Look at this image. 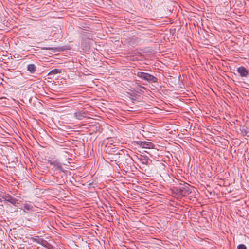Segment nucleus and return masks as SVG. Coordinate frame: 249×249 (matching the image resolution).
I'll return each instance as SVG.
<instances>
[{
  "mask_svg": "<svg viewBox=\"0 0 249 249\" xmlns=\"http://www.w3.org/2000/svg\"><path fill=\"white\" fill-rule=\"evenodd\" d=\"M137 76L140 78L148 82L157 83L158 79L149 73H145L144 72L139 71L136 74Z\"/></svg>",
  "mask_w": 249,
  "mask_h": 249,
  "instance_id": "1",
  "label": "nucleus"
},
{
  "mask_svg": "<svg viewBox=\"0 0 249 249\" xmlns=\"http://www.w3.org/2000/svg\"><path fill=\"white\" fill-rule=\"evenodd\" d=\"M178 188L180 194L183 196H187L192 192L190 185L187 183L181 184Z\"/></svg>",
  "mask_w": 249,
  "mask_h": 249,
  "instance_id": "2",
  "label": "nucleus"
},
{
  "mask_svg": "<svg viewBox=\"0 0 249 249\" xmlns=\"http://www.w3.org/2000/svg\"><path fill=\"white\" fill-rule=\"evenodd\" d=\"M136 143L140 146L142 147L143 148H154L155 147V145L149 142H142V141H137Z\"/></svg>",
  "mask_w": 249,
  "mask_h": 249,
  "instance_id": "3",
  "label": "nucleus"
},
{
  "mask_svg": "<svg viewBox=\"0 0 249 249\" xmlns=\"http://www.w3.org/2000/svg\"><path fill=\"white\" fill-rule=\"evenodd\" d=\"M2 198L4 199L5 201L10 202L13 205H15L17 203H18V200L16 198L11 196L9 195H5L2 196Z\"/></svg>",
  "mask_w": 249,
  "mask_h": 249,
  "instance_id": "4",
  "label": "nucleus"
},
{
  "mask_svg": "<svg viewBox=\"0 0 249 249\" xmlns=\"http://www.w3.org/2000/svg\"><path fill=\"white\" fill-rule=\"evenodd\" d=\"M237 71L241 77H246L249 74L248 71L243 66L239 67L237 70Z\"/></svg>",
  "mask_w": 249,
  "mask_h": 249,
  "instance_id": "5",
  "label": "nucleus"
},
{
  "mask_svg": "<svg viewBox=\"0 0 249 249\" xmlns=\"http://www.w3.org/2000/svg\"><path fill=\"white\" fill-rule=\"evenodd\" d=\"M24 211L25 212H28V211H34V206L33 205L31 204L30 202H26L24 204Z\"/></svg>",
  "mask_w": 249,
  "mask_h": 249,
  "instance_id": "6",
  "label": "nucleus"
},
{
  "mask_svg": "<svg viewBox=\"0 0 249 249\" xmlns=\"http://www.w3.org/2000/svg\"><path fill=\"white\" fill-rule=\"evenodd\" d=\"M75 117L78 120H82L85 117V113L83 111H78L74 113Z\"/></svg>",
  "mask_w": 249,
  "mask_h": 249,
  "instance_id": "7",
  "label": "nucleus"
},
{
  "mask_svg": "<svg viewBox=\"0 0 249 249\" xmlns=\"http://www.w3.org/2000/svg\"><path fill=\"white\" fill-rule=\"evenodd\" d=\"M36 66L34 64H30L27 66V70L31 73H34L36 71Z\"/></svg>",
  "mask_w": 249,
  "mask_h": 249,
  "instance_id": "8",
  "label": "nucleus"
},
{
  "mask_svg": "<svg viewBox=\"0 0 249 249\" xmlns=\"http://www.w3.org/2000/svg\"><path fill=\"white\" fill-rule=\"evenodd\" d=\"M61 72V70L55 69L54 70H52L48 74L50 75H53L58 73H60Z\"/></svg>",
  "mask_w": 249,
  "mask_h": 249,
  "instance_id": "9",
  "label": "nucleus"
},
{
  "mask_svg": "<svg viewBox=\"0 0 249 249\" xmlns=\"http://www.w3.org/2000/svg\"><path fill=\"white\" fill-rule=\"evenodd\" d=\"M42 49L47 50H53L54 52L58 51V48L57 47H44Z\"/></svg>",
  "mask_w": 249,
  "mask_h": 249,
  "instance_id": "10",
  "label": "nucleus"
},
{
  "mask_svg": "<svg viewBox=\"0 0 249 249\" xmlns=\"http://www.w3.org/2000/svg\"><path fill=\"white\" fill-rule=\"evenodd\" d=\"M237 249H247V247L244 244H239L237 246Z\"/></svg>",
  "mask_w": 249,
  "mask_h": 249,
  "instance_id": "11",
  "label": "nucleus"
},
{
  "mask_svg": "<svg viewBox=\"0 0 249 249\" xmlns=\"http://www.w3.org/2000/svg\"><path fill=\"white\" fill-rule=\"evenodd\" d=\"M142 161V163L144 164H148V158L144 157L143 159H141Z\"/></svg>",
  "mask_w": 249,
  "mask_h": 249,
  "instance_id": "12",
  "label": "nucleus"
},
{
  "mask_svg": "<svg viewBox=\"0 0 249 249\" xmlns=\"http://www.w3.org/2000/svg\"><path fill=\"white\" fill-rule=\"evenodd\" d=\"M20 249H25L24 248L20 247Z\"/></svg>",
  "mask_w": 249,
  "mask_h": 249,
  "instance_id": "13",
  "label": "nucleus"
}]
</instances>
